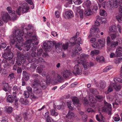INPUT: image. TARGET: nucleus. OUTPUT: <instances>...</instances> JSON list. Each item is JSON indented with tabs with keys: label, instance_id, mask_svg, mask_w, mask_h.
Instances as JSON below:
<instances>
[{
	"label": "nucleus",
	"instance_id": "obj_61",
	"mask_svg": "<svg viewBox=\"0 0 122 122\" xmlns=\"http://www.w3.org/2000/svg\"><path fill=\"white\" fill-rule=\"evenodd\" d=\"M113 91L112 87L111 85H110L108 87V89L107 90L108 93L111 92Z\"/></svg>",
	"mask_w": 122,
	"mask_h": 122
},
{
	"label": "nucleus",
	"instance_id": "obj_28",
	"mask_svg": "<svg viewBox=\"0 0 122 122\" xmlns=\"http://www.w3.org/2000/svg\"><path fill=\"white\" fill-rule=\"evenodd\" d=\"M99 29L98 28L93 27L91 28L90 30V33L91 34H93L95 32H98L99 31Z\"/></svg>",
	"mask_w": 122,
	"mask_h": 122
},
{
	"label": "nucleus",
	"instance_id": "obj_51",
	"mask_svg": "<svg viewBox=\"0 0 122 122\" xmlns=\"http://www.w3.org/2000/svg\"><path fill=\"white\" fill-rule=\"evenodd\" d=\"M33 34V33L32 32H27V36H29L30 37V38H32L31 39H30L29 40H32V41H33V39H34V38H33V36H32V35ZM35 36L36 38V37L35 36Z\"/></svg>",
	"mask_w": 122,
	"mask_h": 122
},
{
	"label": "nucleus",
	"instance_id": "obj_54",
	"mask_svg": "<svg viewBox=\"0 0 122 122\" xmlns=\"http://www.w3.org/2000/svg\"><path fill=\"white\" fill-rule=\"evenodd\" d=\"M12 110L13 108L11 107H8L6 109V111L7 112L9 113H11Z\"/></svg>",
	"mask_w": 122,
	"mask_h": 122
},
{
	"label": "nucleus",
	"instance_id": "obj_20",
	"mask_svg": "<svg viewBox=\"0 0 122 122\" xmlns=\"http://www.w3.org/2000/svg\"><path fill=\"white\" fill-rule=\"evenodd\" d=\"M2 17L3 20L5 22H6L10 18L9 15L7 13L4 14Z\"/></svg>",
	"mask_w": 122,
	"mask_h": 122
},
{
	"label": "nucleus",
	"instance_id": "obj_37",
	"mask_svg": "<svg viewBox=\"0 0 122 122\" xmlns=\"http://www.w3.org/2000/svg\"><path fill=\"white\" fill-rule=\"evenodd\" d=\"M45 60L43 59L42 58H38V59H37V60H36L34 61V64H36V63H38L39 62H45Z\"/></svg>",
	"mask_w": 122,
	"mask_h": 122
},
{
	"label": "nucleus",
	"instance_id": "obj_29",
	"mask_svg": "<svg viewBox=\"0 0 122 122\" xmlns=\"http://www.w3.org/2000/svg\"><path fill=\"white\" fill-rule=\"evenodd\" d=\"M119 35L117 32L116 31L114 33L112 34L111 35V39L114 40Z\"/></svg>",
	"mask_w": 122,
	"mask_h": 122
},
{
	"label": "nucleus",
	"instance_id": "obj_47",
	"mask_svg": "<svg viewBox=\"0 0 122 122\" xmlns=\"http://www.w3.org/2000/svg\"><path fill=\"white\" fill-rule=\"evenodd\" d=\"M77 11L80 14V17L82 18L83 17L82 10L79 9H77Z\"/></svg>",
	"mask_w": 122,
	"mask_h": 122
},
{
	"label": "nucleus",
	"instance_id": "obj_46",
	"mask_svg": "<svg viewBox=\"0 0 122 122\" xmlns=\"http://www.w3.org/2000/svg\"><path fill=\"white\" fill-rule=\"evenodd\" d=\"M112 68V67L111 66H108L106 67L103 70L104 72H106L107 71L111 70Z\"/></svg>",
	"mask_w": 122,
	"mask_h": 122
},
{
	"label": "nucleus",
	"instance_id": "obj_42",
	"mask_svg": "<svg viewBox=\"0 0 122 122\" xmlns=\"http://www.w3.org/2000/svg\"><path fill=\"white\" fill-rule=\"evenodd\" d=\"M116 27L114 25H112L109 28V30L110 32H114L115 31Z\"/></svg>",
	"mask_w": 122,
	"mask_h": 122
},
{
	"label": "nucleus",
	"instance_id": "obj_40",
	"mask_svg": "<svg viewBox=\"0 0 122 122\" xmlns=\"http://www.w3.org/2000/svg\"><path fill=\"white\" fill-rule=\"evenodd\" d=\"M106 83L104 81H101L100 83V87L102 89H103L106 86Z\"/></svg>",
	"mask_w": 122,
	"mask_h": 122
},
{
	"label": "nucleus",
	"instance_id": "obj_24",
	"mask_svg": "<svg viewBox=\"0 0 122 122\" xmlns=\"http://www.w3.org/2000/svg\"><path fill=\"white\" fill-rule=\"evenodd\" d=\"M23 78L26 81L29 80V74L27 73L25 71H23Z\"/></svg>",
	"mask_w": 122,
	"mask_h": 122
},
{
	"label": "nucleus",
	"instance_id": "obj_64",
	"mask_svg": "<svg viewBox=\"0 0 122 122\" xmlns=\"http://www.w3.org/2000/svg\"><path fill=\"white\" fill-rule=\"evenodd\" d=\"M114 80L115 81H117L118 82H119L120 83H122V79L120 78H115L114 79Z\"/></svg>",
	"mask_w": 122,
	"mask_h": 122
},
{
	"label": "nucleus",
	"instance_id": "obj_48",
	"mask_svg": "<svg viewBox=\"0 0 122 122\" xmlns=\"http://www.w3.org/2000/svg\"><path fill=\"white\" fill-rule=\"evenodd\" d=\"M15 120L17 122H20L22 119V117L20 115H17L15 118Z\"/></svg>",
	"mask_w": 122,
	"mask_h": 122
},
{
	"label": "nucleus",
	"instance_id": "obj_35",
	"mask_svg": "<svg viewBox=\"0 0 122 122\" xmlns=\"http://www.w3.org/2000/svg\"><path fill=\"white\" fill-rule=\"evenodd\" d=\"M82 41L81 40V38H78L77 41H76L74 42V45H78L79 44H82Z\"/></svg>",
	"mask_w": 122,
	"mask_h": 122
},
{
	"label": "nucleus",
	"instance_id": "obj_31",
	"mask_svg": "<svg viewBox=\"0 0 122 122\" xmlns=\"http://www.w3.org/2000/svg\"><path fill=\"white\" fill-rule=\"evenodd\" d=\"M118 42L117 41H112L111 42V44L110 47L111 48L115 47L118 45Z\"/></svg>",
	"mask_w": 122,
	"mask_h": 122
},
{
	"label": "nucleus",
	"instance_id": "obj_63",
	"mask_svg": "<svg viewBox=\"0 0 122 122\" xmlns=\"http://www.w3.org/2000/svg\"><path fill=\"white\" fill-rule=\"evenodd\" d=\"M46 122H55L53 119L50 117L46 119Z\"/></svg>",
	"mask_w": 122,
	"mask_h": 122
},
{
	"label": "nucleus",
	"instance_id": "obj_15",
	"mask_svg": "<svg viewBox=\"0 0 122 122\" xmlns=\"http://www.w3.org/2000/svg\"><path fill=\"white\" fill-rule=\"evenodd\" d=\"M103 19H104L103 18L99 16H97V17L96 21L95 22V26H99L100 25L99 22H101V21H102V23H103V21H104V20H103Z\"/></svg>",
	"mask_w": 122,
	"mask_h": 122
},
{
	"label": "nucleus",
	"instance_id": "obj_3",
	"mask_svg": "<svg viewBox=\"0 0 122 122\" xmlns=\"http://www.w3.org/2000/svg\"><path fill=\"white\" fill-rule=\"evenodd\" d=\"M33 38H34L33 41H32V39L29 40L27 41L25 43V46L26 48V50L27 51L29 50L30 47H31L30 50L33 52L35 51L37 49L36 47H33L34 45H37L38 44V42L37 41V39L34 36Z\"/></svg>",
	"mask_w": 122,
	"mask_h": 122
},
{
	"label": "nucleus",
	"instance_id": "obj_44",
	"mask_svg": "<svg viewBox=\"0 0 122 122\" xmlns=\"http://www.w3.org/2000/svg\"><path fill=\"white\" fill-rule=\"evenodd\" d=\"M116 18L119 22H122V16L119 15H117L116 17Z\"/></svg>",
	"mask_w": 122,
	"mask_h": 122
},
{
	"label": "nucleus",
	"instance_id": "obj_59",
	"mask_svg": "<svg viewBox=\"0 0 122 122\" xmlns=\"http://www.w3.org/2000/svg\"><path fill=\"white\" fill-rule=\"evenodd\" d=\"M82 101L85 103L84 104L85 105H88V101L87 99L85 97H83L82 99Z\"/></svg>",
	"mask_w": 122,
	"mask_h": 122
},
{
	"label": "nucleus",
	"instance_id": "obj_41",
	"mask_svg": "<svg viewBox=\"0 0 122 122\" xmlns=\"http://www.w3.org/2000/svg\"><path fill=\"white\" fill-rule=\"evenodd\" d=\"M67 103L69 109L72 110H73V107H72L71 106L72 104H73V103H72V102L71 101H70L67 102Z\"/></svg>",
	"mask_w": 122,
	"mask_h": 122
},
{
	"label": "nucleus",
	"instance_id": "obj_39",
	"mask_svg": "<svg viewBox=\"0 0 122 122\" xmlns=\"http://www.w3.org/2000/svg\"><path fill=\"white\" fill-rule=\"evenodd\" d=\"M51 115L53 116H56L58 115V113L53 109H52L50 111Z\"/></svg>",
	"mask_w": 122,
	"mask_h": 122
},
{
	"label": "nucleus",
	"instance_id": "obj_34",
	"mask_svg": "<svg viewBox=\"0 0 122 122\" xmlns=\"http://www.w3.org/2000/svg\"><path fill=\"white\" fill-rule=\"evenodd\" d=\"M99 51L98 50H94L91 51L90 55L92 56H93L95 54L96 55H98L99 53Z\"/></svg>",
	"mask_w": 122,
	"mask_h": 122
},
{
	"label": "nucleus",
	"instance_id": "obj_49",
	"mask_svg": "<svg viewBox=\"0 0 122 122\" xmlns=\"http://www.w3.org/2000/svg\"><path fill=\"white\" fill-rule=\"evenodd\" d=\"M92 46L93 47L95 48H99V47L98 43L97 42L92 44Z\"/></svg>",
	"mask_w": 122,
	"mask_h": 122
},
{
	"label": "nucleus",
	"instance_id": "obj_45",
	"mask_svg": "<svg viewBox=\"0 0 122 122\" xmlns=\"http://www.w3.org/2000/svg\"><path fill=\"white\" fill-rule=\"evenodd\" d=\"M122 60V57H119L116 59L114 61L115 63L116 64H118L120 63L121 60Z\"/></svg>",
	"mask_w": 122,
	"mask_h": 122
},
{
	"label": "nucleus",
	"instance_id": "obj_19",
	"mask_svg": "<svg viewBox=\"0 0 122 122\" xmlns=\"http://www.w3.org/2000/svg\"><path fill=\"white\" fill-rule=\"evenodd\" d=\"M22 13H24L28 12V10L29 9V8L27 6V4L26 3L24 4L22 7H21Z\"/></svg>",
	"mask_w": 122,
	"mask_h": 122
},
{
	"label": "nucleus",
	"instance_id": "obj_62",
	"mask_svg": "<svg viewBox=\"0 0 122 122\" xmlns=\"http://www.w3.org/2000/svg\"><path fill=\"white\" fill-rule=\"evenodd\" d=\"M19 89V87L16 85L14 86L12 88V90L15 92L18 91Z\"/></svg>",
	"mask_w": 122,
	"mask_h": 122
},
{
	"label": "nucleus",
	"instance_id": "obj_12",
	"mask_svg": "<svg viewBox=\"0 0 122 122\" xmlns=\"http://www.w3.org/2000/svg\"><path fill=\"white\" fill-rule=\"evenodd\" d=\"M73 103L76 107L79 108L80 107L81 104L79 102V99L77 97H72V98Z\"/></svg>",
	"mask_w": 122,
	"mask_h": 122
},
{
	"label": "nucleus",
	"instance_id": "obj_6",
	"mask_svg": "<svg viewBox=\"0 0 122 122\" xmlns=\"http://www.w3.org/2000/svg\"><path fill=\"white\" fill-rule=\"evenodd\" d=\"M75 48H73V55L75 56L78 55L82 52L81 48L80 47V44H79Z\"/></svg>",
	"mask_w": 122,
	"mask_h": 122
},
{
	"label": "nucleus",
	"instance_id": "obj_25",
	"mask_svg": "<svg viewBox=\"0 0 122 122\" xmlns=\"http://www.w3.org/2000/svg\"><path fill=\"white\" fill-rule=\"evenodd\" d=\"M14 98L11 95H9L7 98V101L10 103H12L14 101Z\"/></svg>",
	"mask_w": 122,
	"mask_h": 122
},
{
	"label": "nucleus",
	"instance_id": "obj_32",
	"mask_svg": "<svg viewBox=\"0 0 122 122\" xmlns=\"http://www.w3.org/2000/svg\"><path fill=\"white\" fill-rule=\"evenodd\" d=\"M104 60V58L102 56H98L96 58V60L98 62H101L103 61Z\"/></svg>",
	"mask_w": 122,
	"mask_h": 122
},
{
	"label": "nucleus",
	"instance_id": "obj_5",
	"mask_svg": "<svg viewBox=\"0 0 122 122\" xmlns=\"http://www.w3.org/2000/svg\"><path fill=\"white\" fill-rule=\"evenodd\" d=\"M81 64L80 63L76 65L74 67V69L73 73L74 74L81 75L82 74V70L81 66Z\"/></svg>",
	"mask_w": 122,
	"mask_h": 122
},
{
	"label": "nucleus",
	"instance_id": "obj_57",
	"mask_svg": "<svg viewBox=\"0 0 122 122\" xmlns=\"http://www.w3.org/2000/svg\"><path fill=\"white\" fill-rule=\"evenodd\" d=\"M21 7H19L18 8V9L16 11V12L17 14L19 15H21Z\"/></svg>",
	"mask_w": 122,
	"mask_h": 122
},
{
	"label": "nucleus",
	"instance_id": "obj_27",
	"mask_svg": "<svg viewBox=\"0 0 122 122\" xmlns=\"http://www.w3.org/2000/svg\"><path fill=\"white\" fill-rule=\"evenodd\" d=\"M0 73L2 76H6L7 75V72L5 69L0 68Z\"/></svg>",
	"mask_w": 122,
	"mask_h": 122
},
{
	"label": "nucleus",
	"instance_id": "obj_11",
	"mask_svg": "<svg viewBox=\"0 0 122 122\" xmlns=\"http://www.w3.org/2000/svg\"><path fill=\"white\" fill-rule=\"evenodd\" d=\"M73 12L71 10L66 11L64 14L63 16L66 19H71L74 17Z\"/></svg>",
	"mask_w": 122,
	"mask_h": 122
},
{
	"label": "nucleus",
	"instance_id": "obj_53",
	"mask_svg": "<svg viewBox=\"0 0 122 122\" xmlns=\"http://www.w3.org/2000/svg\"><path fill=\"white\" fill-rule=\"evenodd\" d=\"M2 62H4L5 63V66H4L5 68V67H9L10 66L9 64L6 62V60H3Z\"/></svg>",
	"mask_w": 122,
	"mask_h": 122
},
{
	"label": "nucleus",
	"instance_id": "obj_55",
	"mask_svg": "<svg viewBox=\"0 0 122 122\" xmlns=\"http://www.w3.org/2000/svg\"><path fill=\"white\" fill-rule=\"evenodd\" d=\"M111 0H110L109 1L106 2V6L107 7H111L112 5Z\"/></svg>",
	"mask_w": 122,
	"mask_h": 122
},
{
	"label": "nucleus",
	"instance_id": "obj_52",
	"mask_svg": "<svg viewBox=\"0 0 122 122\" xmlns=\"http://www.w3.org/2000/svg\"><path fill=\"white\" fill-rule=\"evenodd\" d=\"M85 4L88 8L90 7L91 4V2L89 0H87L85 2Z\"/></svg>",
	"mask_w": 122,
	"mask_h": 122
},
{
	"label": "nucleus",
	"instance_id": "obj_9",
	"mask_svg": "<svg viewBox=\"0 0 122 122\" xmlns=\"http://www.w3.org/2000/svg\"><path fill=\"white\" fill-rule=\"evenodd\" d=\"M89 99L90 101L89 102V105L92 107L94 108H96V100L95 98L93 97L89 96Z\"/></svg>",
	"mask_w": 122,
	"mask_h": 122
},
{
	"label": "nucleus",
	"instance_id": "obj_43",
	"mask_svg": "<svg viewBox=\"0 0 122 122\" xmlns=\"http://www.w3.org/2000/svg\"><path fill=\"white\" fill-rule=\"evenodd\" d=\"M110 38L109 36H108L107 38V46H108L109 47H110L111 42H110Z\"/></svg>",
	"mask_w": 122,
	"mask_h": 122
},
{
	"label": "nucleus",
	"instance_id": "obj_30",
	"mask_svg": "<svg viewBox=\"0 0 122 122\" xmlns=\"http://www.w3.org/2000/svg\"><path fill=\"white\" fill-rule=\"evenodd\" d=\"M56 80L59 82H61L64 81V78L61 75L57 74V75Z\"/></svg>",
	"mask_w": 122,
	"mask_h": 122
},
{
	"label": "nucleus",
	"instance_id": "obj_60",
	"mask_svg": "<svg viewBox=\"0 0 122 122\" xmlns=\"http://www.w3.org/2000/svg\"><path fill=\"white\" fill-rule=\"evenodd\" d=\"M87 116L85 114L82 116V119L84 122H86L87 120Z\"/></svg>",
	"mask_w": 122,
	"mask_h": 122
},
{
	"label": "nucleus",
	"instance_id": "obj_17",
	"mask_svg": "<svg viewBox=\"0 0 122 122\" xmlns=\"http://www.w3.org/2000/svg\"><path fill=\"white\" fill-rule=\"evenodd\" d=\"M40 83V81L38 78H35L34 80V82L32 83V86L34 88H36L39 85Z\"/></svg>",
	"mask_w": 122,
	"mask_h": 122
},
{
	"label": "nucleus",
	"instance_id": "obj_50",
	"mask_svg": "<svg viewBox=\"0 0 122 122\" xmlns=\"http://www.w3.org/2000/svg\"><path fill=\"white\" fill-rule=\"evenodd\" d=\"M73 2L76 5H79L82 2V1L81 0H73Z\"/></svg>",
	"mask_w": 122,
	"mask_h": 122
},
{
	"label": "nucleus",
	"instance_id": "obj_10",
	"mask_svg": "<svg viewBox=\"0 0 122 122\" xmlns=\"http://www.w3.org/2000/svg\"><path fill=\"white\" fill-rule=\"evenodd\" d=\"M104 106L102 110L103 112H107L112 110V106L110 103H108L104 101Z\"/></svg>",
	"mask_w": 122,
	"mask_h": 122
},
{
	"label": "nucleus",
	"instance_id": "obj_8",
	"mask_svg": "<svg viewBox=\"0 0 122 122\" xmlns=\"http://www.w3.org/2000/svg\"><path fill=\"white\" fill-rule=\"evenodd\" d=\"M31 57L28 56L27 58V60L30 63L34 62L37 60V58L35 57H38V56L36 52H34L32 53L31 54Z\"/></svg>",
	"mask_w": 122,
	"mask_h": 122
},
{
	"label": "nucleus",
	"instance_id": "obj_18",
	"mask_svg": "<svg viewBox=\"0 0 122 122\" xmlns=\"http://www.w3.org/2000/svg\"><path fill=\"white\" fill-rule=\"evenodd\" d=\"M112 7H114L115 8H117L119 4V3L117 0H111Z\"/></svg>",
	"mask_w": 122,
	"mask_h": 122
},
{
	"label": "nucleus",
	"instance_id": "obj_33",
	"mask_svg": "<svg viewBox=\"0 0 122 122\" xmlns=\"http://www.w3.org/2000/svg\"><path fill=\"white\" fill-rule=\"evenodd\" d=\"M92 13V12L91 9H88L86 10L84 12V14L86 16L91 15Z\"/></svg>",
	"mask_w": 122,
	"mask_h": 122
},
{
	"label": "nucleus",
	"instance_id": "obj_7",
	"mask_svg": "<svg viewBox=\"0 0 122 122\" xmlns=\"http://www.w3.org/2000/svg\"><path fill=\"white\" fill-rule=\"evenodd\" d=\"M13 56V53L9 50L7 51L6 52L4 53L2 55V56L7 60L11 59Z\"/></svg>",
	"mask_w": 122,
	"mask_h": 122
},
{
	"label": "nucleus",
	"instance_id": "obj_22",
	"mask_svg": "<svg viewBox=\"0 0 122 122\" xmlns=\"http://www.w3.org/2000/svg\"><path fill=\"white\" fill-rule=\"evenodd\" d=\"M75 116V114L73 112L71 111H69L67 115H66V117L68 119H70L73 117Z\"/></svg>",
	"mask_w": 122,
	"mask_h": 122
},
{
	"label": "nucleus",
	"instance_id": "obj_56",
	"mask_svg": "<svg viewBox=\"0 0 122 122\" xmlns=\"http://www.w3.org/2000/svg\"><path fill=\"white\" fill-rule=\"evenodd\" d=\"M24 96L25 98H28L29 96V93L27 91H24Z\"/></svg>",
	"mask_w": 122,
	"mask_h": 122
},
{
	"label": "nucleus",
	"instance_id": "obj_14",
	"mask_svg": "<svg viewBox=\"0 0 122 122\" xmlns=\"http://www.w3.org/2000/svg\"><path fill=\"white\" fill-rule=\"evenodd\" d=\"M61 74L64 78H68L69 76L71 75L72 73L69 70H66L61 72Z\"/></svg>",
	"mask_w": 122,
	"mask_h": 122
},
{
	"label": "nucleus",
	"instance_id": "obj_58",
	"mask_svg": "<svg viewBox=\"0 0 122 122\" xmlns=\"http://www.w3.org/2000/svg\"><path fill=\"white\" fill-rule=\"evenodd\" d=\"M42 69L41 68L37 67L36 70V72L41 74L42 71Z\"/></svg>",
	"mask_w": 122,
	"mask_h": 122
},
{
	"label": "nucleus",
	"instance_id": "obj_36",
	"mask_svg": "<svg viewBox=\"0 0 122 122\" xmlns=\"http://www.w3.org/2000/svg\"><path fill=\"white\" fill-rule=\"evenodd\" d=\"M98 42L100 44L101 47H103L105 46V40H101V39H99L98 40Z\"/></svg>",
	"mask_w": 122,
	"mask_h": 122
},
{
	"label": "nucleus",
	"instance_id": "obj_23",
	"mask_svg": "<svg viewBox=\"0 0 122 122\" xmlns=\"http://www.w3.org/2000/svg\"><path fill=\"white\" fill-rule=\"evenodd\" d=\"M41 86L43 89H46L47 87V85L46 81L45 80H43L40 82Z\"/></svg>",
	"mask_w": 122,
	"mask_h": 122
},
{
	"label": "nucleus",
	"instance_id": "obj_38",
	"mask_svg": "<svg viewBox=\"0 0 122 122\" xmlns=\"http://www.w3.org/2000/svg\"><path fill=\"white\" fill-rule=\"evenodd\" d=\"M100 14L101 16H106L107 14L106 12L104 10H100Z\"/></svg>",
	"mask_w": 122,
	"mask_h": 122
},
{
	"label": "nucleus",
	"instance_id": "obj_4",
	"mask_svg": "<svg viewBox=\"0 0 122 122\" xmlns=\"http://www.w3.org/2000/svg\"><path fill=\"white\" fill-rule=\"evenodd\" d=\"M88 56V55L82 53L80 55L79 58L78 57L79 59L77 60V61L79 63L81 64L84 65L85 64L86 59Z\"/></svg>",
	"mask_w": 122,
	"mask_h": 122
},
{
	"label": "nucleus",
	"instance_id": "obj_13",
	"mask_svg": "<svg viewBox=\"0 0 122 122\" xmlns=\"http://www.w3.org/2000/svg\"><path fill=\"white\" fill-rule=\"evenodd\" d=\"M3 89L5 91L9 92L11 89V87L9 86L8 83L5 82H3Z\"/></svg>",
	"mask_w": 122,
	"mask_h": 122
},
{
	"label": "nucleus",
	"instance_id": "obj_26",
	"mask_svg": "<svg viewBox=\"0 0 122 122\" xmlns=\"http://www.w3.org/2000/svg\"><path fill=\"white\" fill-rule=\"evenodd\" d=\"M112 85L113 87L117 91H119L121 89V86L120 85H117L116 83H113Z\"/></svg>",
	"mask_w": 122,
	"mask_h": 122
},
{
	"label": "nucleus",
	"instance_id": "obj_21",
	"mask_svg": "<svg viewBox=\"0 0 122 122\" xmlns=\"http://www.w3.org/2000/svg\"><path fill=\"white\" fill-rule=\"evenodd\" d=\"M37 56H41L42 55V56L44 57L46 56L45 53H44L42 49H40L37 50Z\"/></svg>",
	"mask_w": 122,
	"mask_h": 122
},
{
	"label": "nucleus",
	"instance_id": "obj_16",
	"mask_svg": "<svg viewBox=\"0 0 122 122\" xmlns=\"http://www.w3.org/2000/svg\"><path fill=\"white\" fill-rule=\"evenodd\" d=\"M33 91L34 93L38 96L40 97L42 95V90L40 88H34Z\"/></svg>",
	"mask_w": 122,
	"mask_h": 122
},
{
	"label": "nucleus",
	"instance_id": "obj_1",
	"mask_svg": "<svg viewBox=\"0 0 122 122\" xmlns=\"http://www.w3.org/2000/svg\"><path fill=\"white\" fill-rule=\"evenodd\" d=\"M52 43L54 45L55 44L56 51L58 53H60L61 51V46H62V48L64 50L67 49L68 47V43L67 42L65 44H60V43H56L55 41L53 42L51 41H48L47 43L44 42L43 43V48L45 50V51H49L50 48H51L52 46Z\"/></svg>",
	"mask_w": 122,
	"mask_h": 122
},
{
	"label": "nucleus",
	"instance_id": "obj_2",
	"mask_svg": "<svg viewBox=\"0 0 122 122\" xmlns=\"http://www.w3.org/2000/svg\"><path fill=\"white\" fill-rule=\"evenodd\" d=\"M23 35V31H20V30H17L13 31V37L11 38V43L14 44L16 42V44L15 45V46L21 45L20 44H22V42L23 40L22 37Z\"/></svg>",
	"mask_w": 122,
	"mask_h": 122
}]
</instances>
